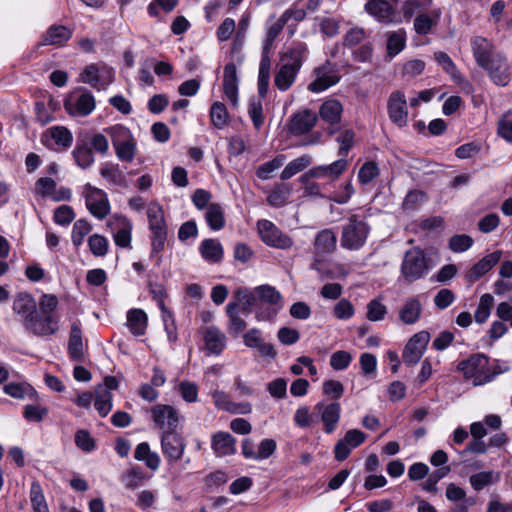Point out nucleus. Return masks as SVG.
Masks as SVG:
<instances>
[{
  "mask_svg": "<svg viewBox=\"0 0 512 512\" xmlns=\"http://www.w3.org/2000/svg\"><path fill=\"white\" fill-rule=\"evenodd\" d=\"M316 115L310 110H304L295 114L290 122L291 134L300 136L310 132L316 124Z\"/></svg>",
  "mask_w": 512,
  "mask_h": 512,
  "instance_id": "cd10ccee",
  "label": "nucleus"
},
{
  "mask_svg": "<svg viewBox=\"0 0 512 512\" xmlns=\"http://www.w3.org/2000/svg\"><path fill=\"white\" fill-rule=\"evenodd\" d=\"M126 326L132 335H144L148 326V316L146 312L140 308H132L128 310L126 315Z\"/></svg>",
  "mask_w": 512,
  "mask_h": 512,
  "instance_id": "473e14b6",
  "label": "nucleus"
},
{
  "mask_svg": "<svg viewBox=\"0 0 512 512\" xmlns=\"http://www.w3.org/2000/svg\"><path fill=\"white\" fill-rule=\"evenodd\" d=\"M205 348L210 354L219 355L226 346L225 334L215 326L206 327L203 331Z\"/></svg>",
  "mask_w": 512,
  "mask_h": 512,
  "instance_id": "7c9ffc66",
  "label": "nucleus"
},
{
  "mask_svg": "<svg viewBox=\"0 0 512 512\" xmlns=\"http://www.w3.org/2000/svg\"><path fill=\"white\" fill-rule=\"evenodd\" d=\"M91 224L85 219L77 220L72 228L71 232V240L75 247H80L86 235L91 231Z\"/></svg>",
  "mask_w": 512,
  "mask_h": 512,
  "instance_id": "13d9d810",
  "label": "nucleus"
},
{
  "mask_svg": "<svg viewBox=\"0 0 512 512\" xmlns=\"http://www.w3.org/2000/svg\"><path fill=\"white\" fill-rule=\"evenodd\" d=\"M493 306H494L493 296L488 293L483 294L480 297L477 309L474 313L475 321L478 324L485 323L491 314V310H492Z\"/></svg>",
  "mask_w": 512,
  "mask_h": 512,
  "instance_id": "864d4df0",
  "label": "nucleus"
},
{
  "mask_svg": "<svg viewBox=\"0 0 512 512\" xmlns=\"http://www.w3.org/2000/svg\"><path fill=\"white\" fill-rule=\"evenodd\" d=\"M101 176L110 184L125 187L126 178L124 173L120 170L118 164L111 162L104 163L100 169Z\"/></svg>",
  "mask_w": 512,
  "mask_h": 512,
  "instance_id": "79ce46f5",
  "label": "nucleus"
},
{
  "mask_svg": "<svg viewBox=\"0 0 512 512\" xmlns=\"http://www.w3.org/2000/svg\"><path fill=\"white\" fill-rule=\"evenodd\" d=\"M106 226L112 233L116 246L128 249L132 247L133 223L127 216L115 213L109 217Z\"/></svg>",
  "mask_w": 512,
  "mask_h": 512,
  "instance_id": "9b49d317",
  "label": "nucleus"
},
{
  "mask_svg": "<svg viewBox=\"0 0 512 512\" xmlns=\"http://www.w3.org/2000/svg\"><path fill=\"white\" fill-rule=\"evenodd\" d=\"M161 451L169 465L175 464L184 454L186 443L182 435L174 430H164L160 435Z\"/></svg>",
  "mask_w": 512,
  "mask_h": 512,
  "instance_id": "ddd939ff",
  "label": "nucleus"
},
{
  "mask_svg": "<svg viewBox=\"0 0 512 512\" xmlns=\"http://www.w3.org/2000/svg\"><path fill=\"white\" fill-rule=\"evenodd\" d=\"M312 73L314 80L307 86V89L312 93L324 92L339 83L341 79L337 65L329 60L315 67Z\"/></svg>",
  "mask_w": 512,
  "mask_h": 512,
  "instance_id": "1a4fd4ad",
  "label": "nucleus"
},
{
  "mask_svg": "<svg viewBox=\"0 0 512 512\" xmlns=\"http://www.w3.org/2000/svg\"><path fill=\"white\" fill-rule=\"evenodd\" d=\"M406 34L404 30L392 32L388 35L387 39V53L390 57L399 54L405 47Z\"/></svg>",
  "mask_w": 512,
  "mask_h": 512,
  "instance_id": "6e6d98bb",
  "label": "nucleus"
},
{
  "mask_svg": "<svg viewBox=\"0 0 512 512\" xmlns=\"http://www.w3.org/2000/svg\"><path fill=\"white\" fill-rule=\"evenodd\" d=\"M237 440L229 432L218 431L211 437V449L216 457L232 456L236 453Z\"/></svg>",
  "mask_w": 512,
  "mask_h": 512,
  "instance_id": "4be33fe9",
  "label": "nucleus"
},
{
  "mask_svg": "<svg viewBox=\"0 0 512 512\" xmlns=\"http://www.w3.org/2000/svg\"><path fill=\"white\" fill-rule=\"evenodd\" d=\"M428 272L425 253L419 247L408 250L401 264V275L406 282H414L423 278Z\"/></svg>",
  "mask_w": 512,
  "mask_h": 512,
  "instance_id": "6e6552de",
  "label": "nucleus"
},
{
  "mask_svg": "<svg viewBox=\"0 0 512 512\" xmlns=\"http://www.w3.org/2000/svg\"><path fill=\"white\" fill-rule=\"evenodd\" d=\"M83 197L88 211L102 220L110 213V203L105 191L87 183L83 186Z\"/></svg>",
  "mask_w": 512,
  "mask_h": 512,
  "instance_id": "9d476101",
  "label": "nucleus"
},
{
  "mask_svg": "<svg viewBox=\"0 0 512 512\" xmlns=\"http://www.w3.org/2000/svg\"><path fill=\"white\" fill-rule=\"evenodd\" d=\"M434 60L443 68V70L451 77V79L466 92L472 91L471 83L466 80L461 72L457 69L451 57L445 52H435Z\"/></svg>",
  "mask_w": 512,
  "mask_h": 512,
  "instance_id": "5701e85b",
  "label": "nucleus"
},
{
  "mask_svg": "<svg viewBox=\"0 0 512 512\" xmlns=\"http://www.w3.org/2000/svg\"><path fill=\"white\" fill-rule=\"evenodd\" d=\"M255 294L259 299L271 305L281 306V294L270 285H260L255 288Z\"/></svg>",
  "mask_w": 512,
  "mask_h": 512,
  "instance_id": "bf43d9fd",
  "label": "nucleus"
},
{
  "mask_svg": "<svg viewBox=\"0 0 512 512\" xmlns=\"http://www.w3.org/2000/svg\"><path fill=\"white\" fill-rule=\"evenodd\" d=\"M352 361V355L345 350H338L332 353L330 357V366L335 371H342L349 367Z\"/></svg>",
  "mask_w": 512,
  "mask_h": 512,
  "instance_id": "69168bd1",
  "label": "nucleus"
},
{
  "mask_svg": "<svg viewBox=\"0 0 512 512\" xmlns=\"http://www.w3.org/2000/svg\"><path fill=\"white\" fill-rule=\"evenodd\" d=\"M300 69L292 67L288 63H280L275 74L274 83L280 91H287L295 82Z\"/></svg>",
  "mask_w": 512,
  "mask_h": 512,
  "instance_id": "f704fd0d",
  "label": "nucleus"
},
{
  "mask_svg": "<svg viewBox=\"0 0 512 512\" xmlns=\"http://www.w3.org/2000/svg\"><path fill=\"white\" fill-rule=\"evenodd\" d=\"M471 48L474 59L479 67H483L488 63L495 55L500 52L496 51L494 44L488 39L476 36L471 39Z\"/></svg>",
  "mask_w": 512,
  "mask_h": 512,
  "instance_id": "b1692460",
  "label": "nucleus"
},
{
  "mask_svg": "<svg viewBox=\"0 0 512 512\" xmlns=\"http://www.w3.org/2000/svg\"><path fill=\"white\" fill-rule=\"evenodd\" d=\"M64 106L70 115L85 117L93 112L96 101L90 91L83 89L72 93L65 100Z\"/></svg>",
  "mask_w": 512,
  "mask_h": 512,
  "instance_id": "4468645a",
  "label": "nucleus"
},
{
  "mask_svg": "<svg viewBox=\"0 0 512 512\" xmlns=\"http://www.w3.org/2000/svg\"><path fill=\"white\" fill-rule=\"evenodd\" d=\"M256 297L255 291L251 292L247 288L239 287L233 292L234 301L230 303H236L237 309L240 308L243 314L248 315L256 304Z\"/></svg>",
  "mask_w": 512,
  "mask_h": 512,
  "instance_id": "58836bf2",
  "label": "nucleus"
},
{
  "mask_svg": "<svg viewBox=\"0 0 512 512\" xmlns=\"http://www.w3.org/2000/svg\"><path fill=\"white\" fill-rule=\"evenodd\" d=\"M371 226L365 218L351 214L342 225L340 245L350 251L360 250L367 242Z\"/></svg>",
  "mask_w": 512,
  "mask_h": 512,
  "instance_id": "20e7f679",
  "label": "nucleus"
},
{
  "mask_svg": "<svg viewBox=\"0 0 512 512\" xmlns=\"http://www.w3.org/2000/svg\"><path fill=\"white\" fill-rule=\"evenodd\" d=\"M398 0H368L365 11L381 23H393L397 21L395 7Z\"/></svg>",
  "mask_w": 512,
  "mask_h": 512,
  "instance_id": "a211bd4d",
  "label": "nucleus"
},
{
  "mask_svg": "<svg viewBox=\"0 0 512 512\" xmlns=\"http://www.w3.org/2000/svg\"><path fill=\"white\" fill-rule=\"evenodd\" d=\"M147 480V476L139 466H133L125 471L121 476V482L127 489L134 490L140 484Z\"/></svg>",
  "mask_w": 512,
  "mask_h": 512,
  "instance_id": "603ef678",
  "label": "nucleus"
},
{
  "mask_svg": "<svg viewBox=\"0 0 512 512\" xmlns=\"http://www.w3.org/2000/svg\"><path fill=\"white\" fill-rule=\"evenodd\" d=\"M5 394L16 399H36L37 392L28 383L10 382L3 387Z\"/></svg>",
  "mask_w": 512,
  "mask_h": 512,
  "instance_id": "37998d69",
  "label": "nucleus"
},
{
  "mask_svg": "<svg viewBox=\"0 0 512 512\" xmlns=\"http://www.w3.org/2000/svg\"><path fill=\"white\" fill-rule=\"evenodd\" d=\"M422 310L423 308L419 298L409 297L399 309V319L405 325H413L420 319Z\"/></svg>",
  "mask_w": 512,
  "mask_h": 512,
  "instance_id": "c756f323",
  "label": "nucleus"
},
{
  "mask_svg": "<svg viewBox=\"0 0 512 512\" xmlns=\"http://www.w3.org/2000/svg\"><path fill=\"white\" fill-rule=\"evenodd\" d=\"M266 95L267 93L264 96H261L258 92V97H251L249 100L248 115L253 123V126L257 130H259L264 123L262 102Z\"/></svg>",
  "mask_w": 512,
  "mask_h": 512,
  "instance_id": "de8ad7c7",
  "label": "nucleus"
},
{
  "mask_svg": "<svg viewBox=\"0 0 512 512\" xmlns=\"http://www.w3.org/2000/svg\"><path fill=\"white\" fill-rule=\"evenodd\" d=\"M315 411L319 414L320 420L323 424L324 431L331 434L335 431L340 421L341 405L337 401L325 403L324 401L318 402Z\"/></svg>",
  "mask_w": 512,
  "mask_h": 512,
  "instance_id": "412c9836",
  "label": "nucleus"
},
{
  "mask_svg": "<svg viewBox=\"0 0 512 512\" xmlns=\"http://www.w3.org/2000/svg\"><path fill=\"white\" fill-rule=\"evenodd\" d=\"M150 414L155 426L162 431L176 429L180 420L178 410L168 404H156Z\"/></svg>",
  "mask_w": 512,
  "mask_h": 512,
  "instance_id": "dca6fc26",
  "label": "nucleus"
},
{
  "mask_svg": "<svg viewBox=\"0 0 512 512\" xmlns=\"http://www.w3.org/2000/svg\"><path fill=\"white\" fill-rule=\"evenodd\" d=\"M501 256V251H494L484 256L481 260H479L470 268L466 275L467 280L469 282H476L477 280H479L500 261Z\"/></svg>",
  "mask_w": 512,
  "mask_h": 512,
  "instance_id": "a878e982",
  "label": "nucleus"
},
{
  "mask_svg": "<svg viewBox=\"0 0 512 512\" xmlns=\"http://www.w3.org/2000/svg\"><path fill=\"white\" fill-rule=\"evenodd\" d=\"M210 119L212 124L218 128H223L228 119V112L226 106L222 102H214L210 108Z\"/></svg>",
  "mask_w": 512,
  "mask_h": 512,
  "instance_id": "052dcab7",
  "label": "nucleus"
},
{
  "mask_svg": "<svg viewBox=\"0 0 512 512\" xmlns=\"http://www.w3.org/2000/svg\"><path fill=\"white\" fill-rule=\"evenodd\" d=\"M29 498L33 512H50L49 507L39 482H32Z\"/></svg>",
  "mask_w": 512,
  "mask_h": 512,
  "instance_id": "09e8293b",
  "label": "nucleus"
},
{
  "mask_svg": "<svg viewBox=\"0 0 512 512\" xmlns=\"http://www.w3.org/2000/svg\"><path fill=\"white\" fill-rule=\"evenodd\" d=\"M178 392L182 399L187 403H195L198 401V385L190 381H182L178 385Z\"/></svg>",
  "mask_w": 512,
  "mask_h": 512,
  "instance_id": "0e129e2a",
  "label": "nucleus"
},
{
  "mask_svg": "<svg viewBox=\"0 0 512 512\" xmlns=\"http://www.w3.org/2000/svg\"><path fill=\"white\" fill-rule=\"evenodd\" d=\"M290 196V188L285 184H279L267 196V202L273 207H282Z\"/></svg>",
  "mask_w": 512,
  "mask_h": 512,
  "instance_id": "4d7b16f0",
  "label": "nucleus"
},
{
  "mask_svg": "<svg viewBox=\"0 0 512 512\" xmlns=\"http://www.w3.org/2000/svg\"><path fill=\"white\" fill-rule=\"evenodd\" d=\"M498 135L507 142H512V111L506 112L498 121Z\"/></svg>",
  "mask_w": 512,
  "mask_h": 512,
  "instance_id": "774afa93",
  "label": "nucleus"
},
{
  "mask_svg": "<svg viewBox=\"0 0 512 512\" xmlns=\"http://www.w3.org/2000/svg\"><path fill=\"white\" fill-rule=\"evenodd\" d=\"M336 243V235L331 229L321 230L317 233L314 241L315 256H322L334 252Z\"/></svg>",
  "mask_w": 512,
  "mask_h": 512,
  "instance_id": "72a5a7b5",
  "label": "nucleus"
},
{
  "mask_svg": "<svg viewBox=\"0 0 512 512\" xmlns=\"http://www.w3.org/2000/svg\"><path fill=\"white\" fill-rule=\"evenodd\" d=\"M458 369L466 379L472 380L474 386L484 385L495 379L496 376L507 372V362L496 359L490 360L484 354H474L458 364Z\"/></svg>",
  "mask_w": 512,
  "mask_h": 512,
  "instance_id": "f03ea898",
  "label": "nucleus"
},
{
  "mask_svg": "<svg viewBox=\"0 0 512 512\" xmlns=\"http://www.w3.org/2000/svg\"><path fill=\"white\" fill-rule=\"evenodd\" d=\"M201 257L210 264L220 263L224 256V249L219 240L207 238L201 241L199 245Z\"/></svg>",
  "mask_w": 512,
  "mask_h": 512,
  "instance_id": "c85d7f7f",
  "label": "nucleus"
},
{
  "mask_svg": "<svg viewBox=\"0 0 512 512\" xmlns=\"http://www.w3.org/2000/svg\"><path fill=\"white\" fill-rule=\"evenodd\" d=\"M41 142L50 149L67 150L72 145L73 135L64 126H53L42 134Z\"/></svg>",
  "mask_w": 512,
  "mask_h": 512,
  "instance_id": "aec40b11",
  "label": "nucleus"
},
{
  "mask_svg": "<svg viewBox=\"0 0 512 512\" xmlns=\"http://www.w3.org/2000/svg\"><path fill=\"white\" fill-rule=\"evenodd\" d=\"M111 138L116 156L124 162H132L136 152V141L131 131L122 124H115L105 129Z\"/></svg>",
  "mask_w": 512,
  "mask_h": 512,
  "instance_id": "39448f33",
  "label": "nucleus"
},
{
  "mask_svg": "<svg viewBox=\"0 0 512 512\" xmlns=\"http://www.w3.org/2000/svg\"><path fill=\"white\" fill-rule=\"evenodd\" d=\"M75 163L81 169L89 168L95 161L91 147L87 143H77L72 151Z\"/></svg>",
  "mask_w": 512,
  "mask_h": 512,
  "instance_id": "49530a36",
  "label": "nucleus"
},
{
  "mask_svg": "<svg viewBox=\"0 0 512 512\" xmlns=\"http://www.w3.org/2000/svg\"><path fill=\"white\" fill-rule=\"evenodd\" d=\"M288 22V14L283 13L278 19L273 20L270 18L266 24V38L264 40L261 60L259 65L257 89L261 96L268 93L269 82H270V51L273 46L275 39L283 30L284 26Z\"/></svg>",
  "mask_w": 512,
  "mask_h": 512,
  "instance_id": "7ed1b4c3",
  "label": "nucleus"
},
{
  "mask_svg": "<svg viewBox=\"0 0 512 512\" xmlns=\"http://www.w3.org/2000/svg\"><path fill=\"white\" fill-rule=\"evenodd\" d=\"M311 162L312 159L309 155H302L290 161L282 170L280 178L282 180H288L292 178L294 175L307 168L311 164Z\"/></svg>",
  "mask_w": 512,
  "mask_h": 512,
  "instance_id": "3c124183",
  "label": "nucleus"
},
{
  "mask_svg": "<svg viewBox=\"0 0 512 512\" xmlns=\"http://www.w3.org/2000/svg\"><path fill=\"white\" fill-rule=\"evenodd\" d=\"M226 312L229 317V332L232 335H239L246 328V322L239 315L236 303H228L226 306Z\"/></svg>",
  "mask_w": 512,
  "mask_h": 512,
  "instance_id": "8fccbe9b",
  "label": "nucleus"
},
{
  "mask_svg": "<svg viewBox=\"0 0 512 512\" xmlns=\"http://www.w3.org/2000/svg\"><path fill=\"white\" fill-rule=\"evenodd\" d=\"M223 92L233 107L238 105V77L236 66L229 62L224 67Z\"/></svg>",
  "mask_w": 512,
  "mask_h": 512,
  "instance_id": "393cba45",
  "label": "nucleus"
},
{
  "mask_svg": "<svg viewBox=\"0 0 512 512\" xmlns=\"http://www.w3.org/2000/svg\"><path fill=\"white\" fill-rule=\"evenodd\" d=\"M433 0H405L402 4V15L406 21L414 16L426 13L431 9Z\"/></svg>",
  "mask_w": 512,
  "mask_h": 512,
  "instance_id": "ea45409f",
  "label": "nucleus"
},
{
  "mask_svg": "<svg viewBox=\"0 0 512 512\" xmlns=\"http://www.w3.org/2000/svg\"><path fill=\"white\" fill-rule=\"evenodd\" d=\"M322 393L328 398L337 401L344 394V386L338 380H325L322 384Z\"/></svg>",
  "mask_w": 512,
  "mask_h": 512,
  "instance_id": "338daca9",
  "label": "nucleus"
},
{
  "mask_svg": "<svg viewBox=\"0 0 512 512\" xmlns=\"http://www.w3.org/2000/svg\"><path fill=\"white\" fill-rule=\"evenodd\" d=\"M286 157L283 154L277 155L272 160L263 163L257 168L256 175L259 179L267 180L272 177L274 171L283 166Z\"/></svg>",
  "mask_w": 512,
  "mask_h": 512,
  "instance_id": "5fc2aeb1",
  "label": "nucleus"
},
{
  "mask_svg": "<svg viewBox=\"0 0 512 512\" xmlns=\"http://www.w3.org/2000/svg\"><path fill=\"white\" fill-rule=\"evenodd\" d=\"M88 246L91 253L96 257H103L108 252V239L100 234H92L88 238Z\"/></svg>",
  "mask_w": 512,
  "mask_h": 512,
  "instance_id": "680f3d73",
  "label": "nucleus"
},
{
  "mask_svg": "<svg viewBox=\"0 0 512 512\" xmlns=\"http://www.w3.org/2000/svg\"><path fill=\"white\" fill-rule=\"evenodd\" d=\"M309 50L306 43L301 41L293 42L282 54L281 62L288 63L292 67L301 69L303 63L307 60Z\"/></svg>",
  "mask_w": 512,
  "mask_h": 512,
  "instance_id": "bb28decb",
  "label": "nucleus"
},
{
  "mask_svg": "<svg viewBox=\"0 0 512 512\" xmlns=\"http://www.w3.org/2000/svg\"><path fill=\"white\" fill-rule=\"evenodd\" d=\"M260 239L268 246L277 249H289L293 246V239L283 233L273 222L262 219L257 222Z\"/></svg>",
  "mask_w": 512,
  "mask_h": 512,
  "instance_id": "f8f14e48",
  "label": "nucleus"
},
{
  "mask_svg": "<svg viewBox=\"0 0 512 512\" xmlns=\"http://www.w3.org/2000/svg\"><path fill=\"white\" fill-rule=\"evenodd\" d=\"M68 354L72 361L83 362L84 351L82 341V330L78 322H73L71 325L69 340H68Z\"/></svg>",
  "mask_w": 512,
  "mask_h": 512,
  "instance_id": "2f4dec72",
  "label": "nucleus"
},
{
  "mask_svg": "<svg viewBox=\"0 0 512 512\" xmlns=\"http://www.w3.org/2000/svg\"><path fill=\"white\" fill-rule=\"evenodd\" d=\"M147 218L151 232V249L153 253H159L164 249L167 239V224L164 218L162 206L157 202H151L147 206Z\"/></svg>",
  "mask_w": 512,
  "mask_h": 512,
  "instance_id": "423d86ee",
  "label": "nucleus"
},
{
  "mask_svg": "<svg viewBox=\"0 0 512 512\" xmlns=\"http://www.w3.org/2000/svg\"><path fill=\"white\" fill-rule=\"evenodd\" d=\"M430 341V333L422 330L415 333L407 342L402 353V359L407 365H415L422 358Z\"/></svg>",
  "mask_w": 512,
  "mask_h": 512,
  "instance_id": "2eb2a0df",
  "label": "nucleus"
},
{
  "mask_svg": "<svg viewBox=\"0 0 512 512\" xmlns=\"http://www.w3.org/2000/svg\"><path fill=\"white\" fill-rule=\"evenodd\" d=\"M114 79V69L102 62L87 65L79 76L80 82L88 84L98 91L106 90L114 82Z\"/></svg>",
  "mask_w": 512,
  "mask_h": 512,
  "instance_id": "0eeeda50",
  "label": "nucleus"
},
{
  "mask_svg": "<svg viewBox=\"0 0 512 512\" xmlns=\"http://www.w3.org/2000/svg\"><path fill=\"white\" fill-rule=\"evenodd\" d=\"M94 407L101 417H106L113 407V395L105 387H96Z\"/></svg>",
  "mask_w": 512,
  "mask_h": 512,
  "instance_id": "a19ab883",
  "label": "nucleus"
},
{
  "mask_svg": "<svg viewBox=\"0 0 512 512\" xmlns=\"http://www.w3.org/2000/svg\"><path fill=\"white\" fill-rule=\"evenodd\" d=\"M293 421L295 426L303 429L312 426L315 418L308 406H300L294 413Z\"/></svg>",
  "mask_w": 512,
  "mask_h": 512,
  "instance_id": "e2e57ef3",
  "label": "nucleus"
},
{
  "mask_svg": "<svg viewBox=\"0 0 512 512\" xmlns=\"http://www.w3.org/2000/svg\"><path fill=\"white\" fill-rule=\"evenodd\" d=\"M441 16L440 9H432L426 13L414 16V30L419 35H427Z\"/></svg>",
  "mask_w": 512,
  "mask_h": 512,
  "instance_id": "c9c22d12",
  "label": "nucleus"
},
{
  "mask_svg": "<svg viewBox=\"0 0 512 512\" xmlns=\"http://www.w3.org/2000/svg\"><path fill=\"white\" fill-rule=\"evenodd\" d=\"M12 311L24 330L34 336H51L59 329L58 321L53 315L41 316L38 313L36 300L28 292L15 294Z\"/></svg>",
  "mask_w": 512,
  "mask_h": 512,
  "instance_id": "f257e3e1",
  "label": "nucleus"
},
{
  "mask_svg": "<svg viewBox=\"0 0 512 512\" xmlns=\"http://www.w3.org/2000/svg\"><path fill=\"white\" fill-rule=\"evenodd\" d=\"M482 69L487 72L495 85L506 86L510 81V67L506 56L502 53L495 55Z\"/></svg>",
  "mask_w": 512,
  "mask_h": 512,
  "instance_id": "6ab92c4d",
  "label": "nucleus"
},
{
  "mask_svg": "<svg viewBox=\"0 0 512 512\" xmlns=\"http://www.w3.org/2000/svg\"><path fill=\"white\" fill-rule=\"evenodd\" d=\"M205 221L212 231H220L225 227V211L221 204L211 203L204 214Z\"/></svg>",
  "mask_w": 512,
  "mask_h": 512,
  "instance_id": "4c0bfd02",
  "label": "nucleus"
},
{
  "mask_svg": "<svg viewBox=\"0 0 512 512\" xmlns=\"http://www.w3.org/2000/svg\"><path fill=\"white\" fill-rule=\"evenodd\" d=\"M343 112V106L339 100L328 99L320 107L319 114L323 121L330 125L339 124Z\"/></svg>",
  "mask_w": 512,
  "mask_h": 512,
  "instance_id": "e433bc0d",
  "label": "nucleus"
},
{
  "mask_svg": "<svg viewBox=\"0 0 512 512\" xmlns=\"http://www.w3.org/2000/svg\"><path fill=\"white\" fill-rule=\"evenodd\" d=\"M500 481V473L494 471H482L469 477L471 487L475 491H481L483 488L496 484Z\"/></svg>",
  "mask_w": 512,
  "mask_h": 512,
  "instance_id": "a18cd8bd",
  "label": "nucleus"
},
{
  "mask_svg": "<svg viewBox=\"0 0 512 512\" xmlns=\"http://www.w3.org/2000/svg\"><path fill=\"white\" fill-rule=\"evenodd\" d=\"M387 111L389 119L402 128L408 122V106L405 94L402 91H393L388 98Z\"/></svg>",
  "mask_w": 512,
  "mask_h": 512,
  "instance_id": "f3484780",
  "label": "nucleus"
},
{
  "mask_svg": "<svg viewBox=\"0 0 512 512\" xmlns=\"http://www.w3.org/2000/svg\"><path fill=\"white\" fill-rule=\"evenodd\" d=\"M72 36V32L65 26H51L43 38L44 45H62Z\"/></svg>",
  "mask_w": 512,
  "mask_h": 512,
  "instance_id": "c03bdc74",
  "label": "nucleus"
}]
</instances>
